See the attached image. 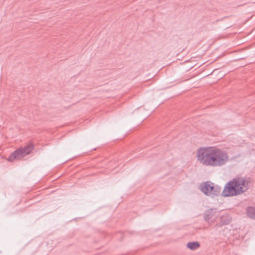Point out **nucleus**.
I'll return each mask as SVG.
<instances>
[{"mask_svg":"<svg viewBox=\"0 0 255 255\" xmlns=\"http://www.w3.org/2000/svg\"><path fill=\"white\" fill-rule=\"evenodd\" d=\"M227 218V217H226V216H223V217H221V220H222V221L223 222V224H228V223H229V221H230V220H228V221H223V220L224 218Z\"/></svg>","mask_w":255,"mask_h":255,"instance_id":"6e6552de","label":"nucleus"},{"mask_svg":"<svg viewBox=\"0 0 255 255\" xmlns=\"http://www.w3.org/2000/svg\"><path fill=\"white\" fill-rule=\"evenodd\" d=\"M33 145L29 143L24 147H21L12 153L8 157V160L9 161H13L14 160H18L28 154L33 149Z\"/></svg>","mask_w":255,"mask_h":255,"instance_id":"7ed1b4c3","label":"nucleus"},{"mask_svg":"<svg viewBox=\"0 0 255 255\" xmlns=\"http://www.w3.org/2000/svg\"><path fill=\"white\" fill-rule=\"evenodd\" d=\"M197 161L201 164L210 167H221L229 160L228 153L216 146L200 147L196 153Z\"/></svg>","mask_w":255,"mask_h":255,"instance_id":"f257e3e1","label":"nucleus"},{"mask_svg":"<svg viewBox=\"0 0 255 255\" xmlns=\"http://www.w3.org/2000/svg\"><path fill=\"white\" fill-rule=\"evenodd\" d=\"M250 181V178H234L226 184L222 194L225 197L241 195L248 189Z\"/></svg>","mask_w":255,"mask_h":255,"instance_id":"f03ea898","label":"nucleus"},{"mask_svg":"<svg viewBox=\"0 0 255 255\" xmlns=\"http://www.w3.org/2000/svg\"><path fill=\"white\" fill-rule=\"evenodd\" d=\"M200 189L207 196L217 195L220 192V188L218 186L215 187L213 183L210 182L202 183L200 185Z\"/></svg>","mask_w":255,"mask_h":255,"instance_id":"20e7f679","label":"nucleus"},{"mask_svg":"<svg viewBox=\"0 0 255 255\" xmlns=\"http://www.w3.org/2000/svg\"><path fill=\"white\" fill-rule=\"evenodd\" d=\"M247 214L251 218L255 219V208L250 207L247 209Z\"/></svg>","mask_w":255,"mask_h":255,"instance_id":"39448f33","label":"nucleus"},{"mask_svg":"<svg viewBox=\"0 0 255 255\" xmlns=\"http://www.w3.org/2000/svg\"><path fill=\"white\" fill-rule=\"evenodd\" d=\"M187 247L191 250H195L200 247V244L198 242H189Z\"/></svg>","mask_w":255,"mask_h":255,"instance_id":"423d86ee","label":"nucleus"},{"mask_svg":"<svg viewBox=\"0 0 255 255\" xmlns=\"http://www.w3.org/2000/svg\"><path fill=\"white\" fill-rule=\"evenodd\" d=\"M213 212V210L208 211L205 214V218L206 221H209L212 218L211 215Z\"/></svg>","mask_w":255,"mask_h":255,"instance_id":"0eeeda50","label":"nucleus"}]
</instances>
